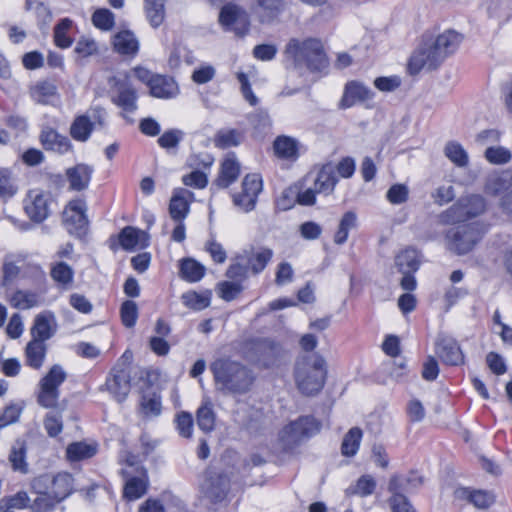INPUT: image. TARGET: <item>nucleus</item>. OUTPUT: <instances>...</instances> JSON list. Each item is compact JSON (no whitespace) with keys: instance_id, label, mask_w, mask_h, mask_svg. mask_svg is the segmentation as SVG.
Segmentation results:
<instances>
[{"instance_id":"41","label":"nucleus","mask_w":512,"mask_h":512,"mask_svg":"<svg viewBox=\"0 0 512 512\" xmlns=\"http://www.w3.org/2000/svg\"><path fill=\"white\" fill-rule=\"evenodd\" d=\"M19 190L18 180L10 168L0 167V200L8 201Z\"/></svg>"},{"instance_id":"55","label":"nucleus","mask_w":512,"mask_h":512,"mask_svg":"<svg viewBox=\"0 0 512 512\" xmlns=\"http://www.w3.org/2000/svg\"><path fill=\"white\" fill-rule=\"evenodd\" d=\"M72 26V21L68 18L62 19L54 28V41L60 48H68L72 44L71 38L67 32Z\"/></svg>"},{"instance_id":"44","label":"nucleus","mask_w":512,"mask_h":512,"mask_svg":"<svg viewBox=\"0 0 512 512\" xmlns=\"http://www.w3.org/2000/svg\"><path fill=\"white\" fill-rule=\"evenodd\" d=\"M243 137V133L237 129L224 128L214 135L213 143L217 148L228 149L240 145Z\"/></svg>"},{"instance_id":"14","label":"nucleus","mask_w":512,"mask_h":512,"mask_svg":"<svg viewBox=\"0 0 512 512\" xmlns=\"http://www.w3.org/2000/svg\"><path fill=\"white\" fill-rule=\"evenodd\" d=\"M435 353L446 365L457 366L464 363V354L452 337L439 335L435 342Z\"/></svg>"},{"instance_id":"59","label":"nucleus","mask_w":512,"mask_h":512,"mask_svg":"<svg viewBox=\"0 0 512 512\" xmlns=\"http://www.w3.org/2000/svg\"><path fill=\"white\" fill-rule=\"evenodd\" d=\"M120 314L122 323L125 327H134L138 318V307L136 303L131 300H126L123 302L120 309Z\"/></svg>"},{"instance_id":"54","label":"nucleus","mask_w":512,"mask_h":512,"mask_svg":"<svg viewBox=\"0 0 512 512\" xmlns=\"http://www.w3.org/2000/svg\"><path fill=\"white\" fill-rule=\"evenodd\" d=\"M92 22L96 28L109 31L115 25V16L109 9L100 8L93 13Z\"/></svg>"},{"instance_id":"1","label":"nucleus","mask_w":512,"mask_h":512,"mask_svg":"<svg viewBox=\"0 0 512 512\" xmlns=\"http://www.w3.org/2000/svg\"><path fill=\"white\" fill-rule=\"evenodd\" d=\"M216 388L224 394H245L255 380L253 372L238 361L217 359L211 364Z\"/></svg>"},{"instance_id":"53","label":"nucleus","mask_w":512,"mask_h":512,"mask_svg":"<svg viewBox=\"0 0 512 512\" xmlns=\"http://www.w3.org/2000/svg\"><path fill=\"white\" fill-rule=\"evenodd\" d=\"M484 157L493 165H504L511 161L512 153L503 146H490L485 150Z\"/></svg>"},{"instance_id":"48","label":"nucleus","mask_w":512,"mask_h":512,"mask_svg":"<svg viewBox=\"0 0 512 512\" xmlns=\"http://www.w3.org/2000/svg\"><path fill=\"white\" fill-rule=\"evenodd\" d=\"M399 272H416L419 268V255L415 249H405L395 258Z\"/></svg>"},{"instance_id":"5","label":"nucleus","mask_w":512,"mask_h":512,"mask_svg":"<svg viewBox=\"0 0 512 512\" xmlns=\"http://www.w3.org/2000/svg\"><path fill=\"white\" fill-rule=\"evenodd\" d=\"M67 379V373L59 364H54L39 380L36 394L37 403L45 409H57L60 398V386Z\"/></svg>"},{"instance_id":"26","label":"nucleus","mask_w":512,"mask_h":512,"mask_svg":"<svg viewBox=\"0 0 512 512\" xmlns=\"http://www.w3.org/2000/svg\"><path fill=\"white\" fill-rule=\"evenodd\" d=\"M193 193L187 189L180 188L174 191L170 200L169 212L174 221H183L189 212V203Z\"/></svg>"},{"instance_id":"21","label":"nucleus","mask_w":512,"mask_h":512,"mask_svg":"<svg viewBox=\"0 0 512 512\" xmlns=\"http://www.w3.org/2000/svg\"><path fill=\"white\" fill-rule=\"evenodd\" d=\"M56 320L52 312H42L36 315L30 333L33 340L46 342L56 332Z\"/></svg>"},{"instance_id":"63","label":"nucleus","mask_w":512,"mask_h":512,"mask_svg":"<svg viewBox=\"0 0 512 512\" xmlns=\"http://www.w3.org/2000/svg\"><path fill=\"white\" fill-rule=\"evenodd\" d=\"M242 291V286L236 282L224 281L218 285L219 296L225 301L234 300Z\"/></svg>"},{"instance_id":"11","label":"nucleus","mask_w":512,"mask_h":512,"mask_svg":"<svg viewBox=\"0 0 512 512\" xmlns=\"http://www.w3.org/2000/svg\"><path fill=\"white\" fill-rule=\"evenodd\" d=\"M105 110L102 108H95L92 111V116L87 115L77 116L70 126L71 137L79 142H85L89 139L94 125L98 123L103 125L105 121Z\"/></svg>"},{"instance_id":"23","label":"nucleus","mask_w":512,"mask_h":512,"mask_svg":"<svg viewBox=\"0 0 512 512\" xmlns=\"http://www.w3.org/2000/svg\"><path fill=\"white\" fill-rule=\"evenodd\" d=\"M405 489H407V487L398 476L391 477L388 490L392 493V496L389 499L392 512H416L406 496L402 494V490Z\"/></svg>"},{"instance_id":"8","label":"nucleus","mask_w":512,"mask_h":512,"mask_svg":"<svg viewBox=\"0 0 512 512\" xmlns=\"http://www.w3.org/2000/svg\"><path fill=\"white\" fill-rule=\"evenodd\" d=\"M480 238L476 226H452L446 233L445 245L448 250L463 255L471 251Z\"/></svg>"},{"instance_id":"19","label":"nucleus","mask_w":512,"mask_h":512,"mask_svg":"<svg viewBox=\"0 0 512 512\" xmlns=\"http://www.w3.org/2000/svg\"><path fill=\"white\" fill-rule=\"evenodd\" d=\"M373 97L374 92L369 87L358 81H350L345 85L340 107L350 108L357 102L369 101Z\"/></svg>"},{"instance_id":"17","label":"nucleus","mask_w":512,"mask_h":512,"mask_svg":"<svg viewBox=\"0 0 512 512\" xmlns=\"http://www.w3.org/2000/svg\"><path fill=\"white\" fill-rule=\"evenodd\" d=\"M255 362L263 367L270 368L278 365L281 361L284 350L279 343L270 339H263L255 343Z\"/></svg>"},{"instance_id":"6","label":"nucleus","mask_w":512,"mask_h":512,"mask_svg":"<svg viewBox=\"0 0 512 512\" xmlns=\"http://www.w3.org/2000/svg\"><path fill=\"white\" fill-rule=\"evenodd\" d=\"M320 424L312 416H301L286 424L278 434L284 449H292L317 434Z\"/></svg>"},{"instance_id":"28","label":"nucleus","mask_w":512,"mask_h":512,"mask_svg":"<svg viewBox=\"0 0 512 512\" xmlns=\"http://www.w3.org/2000/svg\"><path fill=\"white\" fill-rule=\"evenodd\" d=\"M461 42V36L452 30L440 34L433 42L432 47L442 62L454 53Z\"/></svg>"},{"instance_id":"9","label":"nucleus","mask_w":512,"mask_h":512,"mask_svg":"<svg viewBox=\"0 0 512 512\" xmlns=\"http://www.w3.org/2000/svg\"><path fill=\"white\" fill-rule=\"evenodd\" d=\"M262 178L257 173L247 174L241 185V191L233 194V203L244 212L254 209L258 195L262 191Z\"/></svg>"},{"instance_id":"40","label":"nucleus","mask_w":512,"mask_h":512,"mask_svg":"<svg viewBox=\"0 0 512 512\" xmlns=\"http://www.w3.org/2000/svg\"><path fill=\"white\" fill-rule=\"evenodd\" d=\"M8 302L13 308L27 310L40 304V296L33 291L18 289L10 294Z\"/></svg>"},{"instance_id":"31","label":"nucleus","mask_w":512,"mask_h":512,"mask_svg":"<svg viewBox=\"0 0 512 512\" xmlns=\"http://www.w3.org/2000/svg\"><path fill=\"white\" fill-rule=\"evenodd\" d=\"M93 171V167L86 164H77L76 166L67 169L66 176L70 189L75 191H82L86 189L91 180Z\"/></svg>"},{"instance_id":"27","label":"nucleus","mask_w":512,"mask_h":512,"mask_svg":"<svg viewBox=\"0 0 512 512\" xmlns=\"http://www.w3.org/2000/svg\"><path fill=\"white\" fill-rule=\"evenodd\" d=\"M337 182L334 165L327 163L318 170L313 180V187L319 194L329 195L334 191Z\"/></svg>"},{"instance_id":"18","label":"nucleus","mask_w":512,"mask_h":512,"mask_svg":"<svg viewBox=\"0 0 512 512\" xmlns=\"http://www.w3.org/2000/svg\"><path fill=\"white\" fill-rule=\"evenodd\" d=\"M25 211L33 222H43L50 214L49 197L43 193L31 191L25 202Z\"/></svg>"},{"instance_id":"36","label":"nucleus","mask_w":512,"mask_h":512,"mask_svg":"<svg viewBox=\"0 0 512 512\" xmlns=\"http://www.w3.org/2000/svg\"><path fill=\"white\" fill-rule=\"evenodd\" d=\"M228 481L225 476L217 475L205 479L202 484V490L206 497L212 502L221 501L227 492Z\"/></svg>"},{"instance_id":"20","label":"nucleus","mask_w":512,"mask_h":512,"mask_svg":"<svg viewBox=\"0 0 512 512\" xmlns=\"http://www.w3.org/2000/svg\"><path fill=\"white\" fill-rule=\"evenodd\" d=\"M454 496L457 500L466 501L477 509H487L496 500L495 495L491 491L475 490L468 487L457 488Z\"/></svg>"},{"instance_id":"46","label":"nucleus","mask_w":512,"mask_h":512,"mask_svg":"<svg viewBox=\"0 0 512 512\" xmlns=\"http://www.w3.org/2000/svg\"><path fill=\"white\" fill-rule=\"evenodd\" d=\"M275 154L284 159H292L297 157L298 143L294 138L288 136H279L275 139Z\"/></svg>"},{"instance_id":"7","label":"nucleus","mask_w":512,"mask_h":512,"mask_svg":"<svg viewBox=\"0 0 512 512\" xmlns=\"http://www.w3.org/2000/svg\"><path fill=\"white\" fill-rule=\"evenodd\" d=\"M108 84L111 101L122 109L123 116L127 118L128 114L137 110V94L129 83L128 75L112 76L109 78Z\"/></svg>"},{"instance_id":"50","label":"nucleus","mask_w":512,"mask_h":512,"mask_svg":"<svg viewBox=\"0 0 512 512\" xmlns=\"http://www.w3.org/2000/svg\"><path fill=\"white\" fill-rule=\"evenodd\" d=\"M444 154L458 167H465L469 163L468 153L463 146L456 141H450L445 145Z\"/></svg>"},{"instance_id":"60","label":"nucleus","mask_w":512,"mask_h":512,"mask_svg":"<svg viewBox=\"0 0 512 512\" xmlns=\"http://www.w3.org/2000/svg\"><path fill=\"white\" fill-rule=\"evenodd\" d=\"M44 428L50 437H56L62 432L63 421L59 413L50 412L45 416Z\"/></svg>"},{"instance_id":"38","label":"nucleus","mask_w":512,"mask_h":512,"mask_svg":"<svg viewBox=\"0 0 512 512\" xmlns=\"http://www.w3.org/2000/svg\"><path fill=\"white\" fill-rule=\"evenodd\" d=\"M32 99L40 104H53L58 100L57 87L50 81H39L30 90Z\"/></svg>"},{"instance_id":"51","label":"nucleus","mask_w":512,"mask_h":512,"mask_svg":"<svg viewBox=\"0 0 512 512\" xmlns=\"http://www.w3.org/2000/svg\"><path fill=\"white\" fill-rule=\"evenodd\" d=\"M205 268L193 259H184L180 265V275L188 282H197L204 276Z\"/></svg>"},{"instance_id":"49","label":"nucleus","mask_w":512,"mask_h":512,"mask_svg":"<svg viewBox=\"0 0 512 512\" xmlns=\"http://www.w3.org/2000/svg\"><path fill=\"white\" fill-rule=\"evenodd\" d=\"M183 304L189 309L200 311L207 308L211 302V292L205 291L198 293L196 291H188L181 297Z\"/></svg>"},{"instance_id":"16","label":"nucleus","mask_w":512,"mask_h":512,"mask_svg":"<svg viewBox=\"0 0 512 512\" xmlns=\"http://www.w3.org/2000/svg\"><path fill=\"white\" fill-rule=\"evenodd\" d=\"M440 63L442 60L433 49L432 43H425L411 55L408 68L411 74H417L424 68L435 69Z\"/></svg>"},{"instance_id":"12","label":"nucleus","mask_w":512,"mask_h":512,"mask_svg":"<svg viewBox=\"0 0 512 512\" xmlns=\"http://www.w3.org/2000/svg\"><path fill=\"white\" fill-rule=\"evenodd\" d=\"M486 209L485 199L478 194H472L460 198L450 209L451 213L458 219L464 221L482 214Z\"/></svg>"},{"instance_id":"64","label":"nucleus","mask_w":512,"mask_h":512,"mask_svg":"<svg viewBox=\"0 0 512 512\" xmlns=\"http://www.w3.org/2000/svg\"><path fill=\"white\" fill-rule=\"evenodd\" d=\"M409 189L404 184H394L387 191V199L392 204H401L408 199Z\"/></svg>"},{"instance_id":"13","label":"nucleus","mask_w":512,"mask_h":512,"mask_svg":"<svg viewBox=\"0 0 512 512\" xmlns=\"http://www.w3.org/2000/svg\"><path fill=\"white\" fill-rule=\"evenodd\" d=\"M219 22L225 29L232 30L237 35L245 34L249 26L247 14L233 4H227L222 7L219 14Z\"/></svg>"},{"instance_id":"43","label":"nucleus","mask_w":512,"mask_h":512,"mask_svg":"<svg viewBox=\"0 0 512 512\" xmlns=\"http://www.w3.org/2000/svg\"><path fill=\"white\" fill-rule=\"evenodd\" d=\"M196 420L199 429L203 432H211L214 429L216 415L210 399H203L201 406L197 410Z\"/></svg>"},{"instance_id":"45","label":"nucleus","mask_w":512,"mask_h":512,"mask_svg":"<svg viewBox=\"0 0 512 512\" xmlns=\"http://www.w3.org/2000/svg\"><path fill=\"white\" fill-rule=\"evenodd\" d=\"M31 499L24 490L18 491L16 494L5 497L0 500V512H14L15 509L30 510Z\"/></svg>"},{"instance_id":"39","label":"nucleus","mask_w":512,"mask_h":512,"mask_svg":"<svg viewBox=\"0 0 512 512\" xmlns=\"http://www.w3.org/2000/svg\"><path fill=\"white\" fill-rule=\"evenodd\" d=\"M87 206L83 200L76 199L68 203L63 211L65 224H87Z\"/></svg>"},{"instance_id":"42","label":"nucleus","mask_w":512,"mask_h":512,"mask_svg":"<svg viewBox=\"0 0 512 512\" xmlns=\"http://www.w3.org/2000/svg\"><path fill=\"white\" fill-rule=\"evenodd\" d=\"M166 0H144V12L149 24L158 28L164 22Z\"/></svg>"},{"instance_id":"62","label":"nucleus","mask_w":512,"mask_h":512,"mask_svg":"<svg viewBox=\"0 0 512 512\" xmlns=\"http://www.w3.org/2000/svg\"><path fill=\"white\" fill-rule=\"evenodd\" d=\"M183 132L178 129L165 131L159 138L158 144L164 149L175 148L182 140Z\"/></svg>"},{"instance_id":"10","label":"nucleus","mask_w":512,"mask_h":512,"mask_svg":"<svg viewBox=\"0 0 512 512\" xmlns=\"http://www.w3.org/2000/svg\"><path fill=\"white\" fill-rule=\"evenodd\" d=\"M130 367L124 362L116 364L106 379L105 386L109 393L122 402L128 396L131 389Z\"/></svg>"},{"instance_id":"37","label":"nucleus","mask_w":512,"mask_h":512,"mask_svg":"<svg viewBox=\"0 0 512 512\" xmlns=\"http://www.w3.org/2000/svg\"><path fill=\"white\" fill-rule=\"evenodd\" d=\"M285 0H257L255 12L262 23L273 21L283 11Z\"/></svg>"},{"instance_id":"29","label":"nucleus","mask_w":512,"mask_h":512,"mask_svg":"<svg viewBox=\"0 0 512 512\" xmlns=\"http://www.w3.org/2000/svg\"><path fill=\"white\" fill-rule=\"evenodd\" d=\"M46 354V343L31 339L24 349L25 364L34 370H40L44 365Z\"/></svg>"},{"instance_id":"57","label":"nucleus","mask_w":512,"mask_h":512,"mask_svg":"<svg viewBox=\"0 0 512 512\" xmlns=\"http://www.w3.org/2000/svg\"><path fill=\"white\" fill-rule=\"evenodd\" d=\"M376 488V481L371 475L361 476L353 487L348 489V492L352 494L365 497L371 495Z\"/></svg>"},{"instance_id":"33","label":"nucleus","mask_w":512,"mask_h":512,"mask_svg":"<svg viewBox=\"0 0 512 512\" xmlns=\"http://www.w3.org/2000/svg\"><path fill=\"white\" fill-rule=\"evenodd\" d=\"M272 256L273 252L271 249L263 248L256 252H244L238 255L237 259L245 262L248 269L254 274H258L264 270Z\"/></svg>"},{"instance_id":"52","label":"nucleus","mask_w":512,"mask_h":512,"mask_svg":"<svg viewBox=\"0 0 512 512\" xmlns=\"http://www.w3.org/2000/svg\"><path fill=\"white\" fill-rule=\"evenodd\" d=\"M362 435V430L358 427H353L346 433L341 444V452L344 456L350 457L357 453Z\"/></svg>"},{"instance_id":"24","label":"nucleus","mask_w":512,"mask_h":512,"mask_svg":"<svg viewBox=\"0 0 512 512\" xmlns=\"http://www.w3.org/2000/svg\"><path fill=\"white\" fill-rule=\"evenodd\" d=\"M40 140L46 150L58 154H65L72 149V144L67 136L61 135L50 127L43 128Z\"/></svg>"},{"instance_id":"35","label":"nucleus","mask_w":512,"mask_h":512,"mask_svg":"<svg viewBox=\"0 0 512 512\" xmlns=\"http://www.w3.org/2000/svg\"><path fill=\"white\" fill-rule=\"evenodd\" d=\"M512 187V173L504 171L490 175L484 186V191L490 196H499Z\"/></svg>"},{"instance_id":"61","label":"nucleus","mask_w":512,"mask_h":512,"mask_svg":"<svg viewBox=\"0 0 512 512\" xmlns=\"http://www.w3.org/2000/svg\"><path fill=\"white\" fill-rule=\"evenodd\" d=\"M141 409L147 416H158L161 413L160 397L156 394L144 395L141 401Z\"/></svg>"},{"instance_id":"15","label":"nucleus","mask_w":512,"mask_h":512,"mask_svg":"<svg viewBox=\"0 0 512 512\" xmlns=\"http://www.w3.org/2000/svg\"><path fill=\"white\" fill-rule=\"evenodd\" d=\"M133 470L135 474L130 469L123 471L126 478L123 494L128 500L139 499L146 493L148 487V475L144 467L137 466Z\"/></svg>"},{"instance_id":"3","label":"nucleus","mask_w":512,"mask_h":512,"mask_svg":"<svg viewBox=\"0 0 512 512\" xmlns=\"http://www.w3.org/2000/svg\"><path fill=\"white\" fill-rule=\"evenodd\" d=\"M284 54L293 61L295 66H306L312 71H320L326 67L327 60L323 45L319 39H291L286 45Z\"/></svg>"},{"instance_id":"2","label":"nucleus","mask_w":512,"mask_h":512,"mask_svg":"<svg viewBox=\"0 0 512 512\" xmlns=\"http://www.w3.org/2000/svg\"><path fill=\"white\" fill-rule=\"evenodd\" d=\"M294 376L296 386L303 395L312 396L319 393L327 376L325 359L319 354L302 357L296 363Z\"/></svg>"},{"instance_id":"56","label":"nucleus","mask_w":512,"mask_h":512,"mask_svg":"<svg viewBox=\"0 0 512 512\" xmlns=\"http://www.w3.org/2000/svg\"><path fill=\"white\" fill-rule=\"evenodd\" d=\"M50 274L52 279L61 285L70 284L74 276L73 269L65 262H58L53 265Z\"/></svg>"},{"instance_id":"25","label":"nucleus","mask_w":512,"mask_h":512,"mask_svg":"<svg viewBox=\"0 0 512 512\" xmlns=\"http://www.w3.org/2000/svg\"><path fill=\"white\" fill-rule=\"evenodd\" d=\"M148 242V234L134 226H125L119 234V243L124 250L142 249Z\"/></svg>"},{"instance_id":"58","label":"nucleus","mask_w":512,"mask_h":512,"mask_svg":"<svg viewBox=\"0 0 512 512\" xmlns=\"http://www.w3.org/2000/svg\"><path fill=\"white\" fill-rule=\"evenodd\" d=\"M37 497L31 501V512H53L56 505L59 503L52 495L49 494H36Z\"/></svg>"},{"instance_id":"22","label":"nucleus","mask_w":512,"mask_h":512,"mask_svg":"<svg viewBox=\"0 0 512 512\" xmlns=\"http://www.w3.org/2000/svg\"><path fill=\"white\" fill-rule=\"evenodd\" d=\"M240 163L234 153H229L223 159L218 177L214 184L219 188H228L239 177Z\"/></svg>"},{"instance_id":"4","label":"nucleus","mask_w":512,"mask_h":512,"mask_svg":"<svg viewBox=\"0 0 512 512\" xmlns=\"http://www.w3.org/2000/svg\"><path fill=\"white\" fill-rule=\"evenodd\" d=\"M30 490L34 494L52 495L58 502H62L73 493L74 478L68 472L40 474L31 479Z\"/></svg>"},{"instance_id":"32","label":"nucleus","mask_w":512,"mask_h":512,"mask_svg":"<svg viewBox=\"0 0 512 512\" xmlns=\"http://www.w3.org/2000/svg\"><path fill=\"white\" fill-rule=\"evenodd\" d=\"M98 452L96 442L77 441L70 443L66 448V458L69 462H78L92 458Z\"/></svg>"},{"instance_id":"30","label":"nucleus","mask_w":512,"mask_h":512,"mask_svg":"<svg viewBox=\"0 0 512 512\" xmlns=\"http://www.w3.org/2000/svg\"><path fill=\"white\" fill-rule=\"evenodd\" d=\"M149 89L153 97L161 99L174 98L179 93L178 85L174 79L164 75H155Z\"/></svg>"},{"instance_id":"34","label":"nucleus","mask_w":512,"mask_h":512,"mask_svg":"<svg viewBox=\"0 0 512 512\" xmlns=\"http://www.w3.org/2000/svg\"><path fill=\"white\" fill-rule=\"evenodd\" d=\"M113 46L119 54L135 56L139 50V41L132 31L124 30L114 35Z\"/></svg>"},{"instance_id":"47","label":"nucleus","mask_w":512,"mask_h":512,"mask_svg":"<svg viewBox=\"0 0 512 512\" xmlns=\"http://www.w3.org/2000/svg\"><path fill=\"white\" fill-rule=\"evenodd\" d=\"M8 459L14 471L22 474L28 473L29 467L26 461V447L24 442L17 441L15 445H13Z\"/></svg>"}]
</instances>
